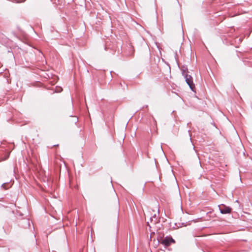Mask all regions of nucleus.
Wrapping results in <instances>:
<instances>
[{
    "label": "nucleus",
    "mask_w": 252,
    "mask_h": 252,
    "mask_svg": "<svg viewBox=\"0 0 252 252\" xmlns=\"http://www.w3.org/2000/svg\"><path fill=\"white\" fill-rule=\"evenodd\" d=\"M188 71V69H182V75L184 76V78H186V75H188L187 73V71Z\"/></svg>",
    "instance_id": "5"
},
{
    "label": "nucleus",
    "mask_w": 252,
    "mask_h": 252,
    "mask_svg": "<svg viewBox=\"0 0 252 252\" xmlns=\"http://www.w3.org/2000/svg\"><path fill=\"white\" fill-rule=\"evenodd\" d=\"M178 227H181L182 226L181 225H179V226H177Z\"/></svg>",
    "instance_id": "11"
},
{
    "label": "nucleus",
    "mask_w": 252,
    "mask_h": 252,
    "mask_svg": "<svg viewBox=\"0 0 252 252\" xmlns=\"http://www.w3.org/2000/svg\"><path fill=\"white\" fill-rule=\"evenodd\" d=\"M185 81L187 84L189 85L190 89L193 92H195V85L193 82V79L191 75H186Z\"/></svg>",
    "instance_id": "2"
},
{
    "label": "nucleus",
    "mask_w": 252,
    "mask_h": 252,
    "mask_svg": "<svg viewBox=\"0 0 252 252\" xmlns=\"http://www.w3.org/2000/svg\"><path fill=\"white\" fill-rule=\"evenodd\" d=\"M158 218V215L155 214L151 217H150V220L151 222L153 223L154 224L158 223L159 221Z\"/></svg>",
    "instance_id": "4"
},
{
    "label": "nucleus",
    "mask_w": 252,
    "mask_h": 252,
    "mask_svg": "<svg viewBox=\"0 0 252 252\" xmlns=\"http://www.w3.org/2000/svg\"><path fill=\"white\" fill-rule=\"evenodd\" d=\"M220 213L222 214L230 213L231 211V208L228 206H226L224 204H220L218 206Z\"/></svg>",
    "instance_id": "3"
},
{
    "label": "nucleus",
    "mask_w": 252,
    "mask_h": 252,
    "mask_svg": "<svg viewBox=\"0 0 252 252\" xmlns=\"http://www.w3.org/2000/svg\"><path fill=\"white\" fill-rule=\"evenodd\" d=\"M26 0H20V1H16L15 2L19 3V2H22L25 1Z\"/></svg>",
    "instance_id": "7"
},
{
    "label": "nucleus",
    "mask_w": 252,
    "mask_h": 252,
    "mask_svg": "<svg viewBox=\"0 0 252 252\" xmlns=\"http://www.w3.org/2000/svg\"><path fill=\"white\" fill-rule=\"evenodd\" d=\"M77 121H78V118H75V122L76 123V122H77Z\"/></svg>",
    "instance_id": "9"
},
{
    "label": "nucleus",
    "mask_w": 252,
    "mask_h": 252,
    "mask_svg": "<svg viewBox=\"0 0 252 252\" xmlns=\"http://www.w3.org/2000/svg\"><path fill=\"white\" fill-rule=\"evenodd\" d=\"M25 221L29 226H30V220H25Z\"/></svg>",
    "instance_id": "6"
},
{
    "label": "nucleus",
    "mask_w": 252,
    "mask_h": 252,
    "mask_svg": "<svg viewBox=\"0 0 252 252\" xmlns=\"http://www.w3.org/2000/svg\"><path fill=\"white\" fill-rule=\"evenodd\" d=\"M175 240L171 236H166L160 241V244L165 248L169 246L171 243H175Z\"/></svg>",
    "instance_id": "1"
},
{
    "label": "nucleus",
    "mask_w": 252,
    "mask_h": 252,
    "mask_svg": "<svg viewBox=\"0 0 252 252\" xmlns=\"http://www.w3.org/2000/svg\"><path fill=\"white\" fill-rule=\"evenodd\" d=\"M147 225L149 226L150 227H151V226L150 225L149 223V221L147 222Z\"/></svg>",
    "instance_id": "10"
},
{
    "label": "nucleus",
    "mask_w": 252,
    "mask_h": 252,
    "mask_svg": "<svg viewBox=\"0 0 252 252\" xmlns=\"http://www.w3.org/2000/svg\"><path fill=\"white\" fill-rule=\"evenodd\" d=\"M5 183H3V184H2L1 185V187H2L3 188H4V189H6V188L5 187Z\"/></svg>",
    "instance_id": "8"
}]
</instances>
